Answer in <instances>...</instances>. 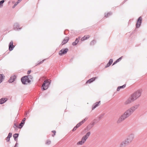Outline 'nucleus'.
Wrapping results in <instances>:
<instances>
[{
  "mask_svg": "<svg viewBox=\"0 0 147 147\" xmlns=\"http://www.w3.org/2000/svg\"><path fill=\"white\" fill-rule=\"evenodd\" d=\"M139 106V105H136L132 107L131 108L126 110L123 114L127 118L130 116L133 112L138 108Z\"/></svg>",
  "mask_w": 147,
  "mask_h": 147,
  "instance_id": "obj_1",
  "label": "nucleus"
},
{
  "mask_svg": "<svg viewBox=\"0 0 147 147\" xmlns=\"http://www.w3.org/2000/svg\"><path fill=\"white\" fill-rule=\"evenodd\" d=\"M134 138V136L130 135L123 142L120 144V147H125L127 145L131 143Z\"/></svg>",
  "mask_w": 147,
  "mask_h": 147,
  "instance_id": "obj_2",
  "label": "nucleus"
},
{
  "mask_svg": "<svg viewBox=\"0 0 147 147\" xmlns=\"http://www.w3.org/2000/svg\"><path fill=\"white\" fill-rule=\"evenodd\" d=\"M90 135V132H88L86 134L83 136L81 140L78 142L77 143L78 145H81L83 144L86 142L87 139Z\"/></svg>",
  "mask_w": 147,
  "mask_h": 147,
  "instance_id": "obj_3",
  "label": "nucleus"
},
{
  "mask_svg": "<svg viewBox=\"0 0 147 147\" xmlns=\"http://www.w3.org/2000/svg\"><path fill=\"white\" fill-rule=\"evenodd\" d=\"M141 92L140 90H138L133 94L131 96L135 100L140 96Z\"/></svg>",
  "mask_w": 147,
  "mask_h": 147,
  "instance_id": "obj_4",
  "label": "nucleus"
},
{
  "mask_svg": "<svg viewBox=\"0 0 147 147\" xmlns=\"http://www.w3.org/2000/svg\"><path fill=\"white\" fill-rule=\"evenodd\" d=\"M50 84V83L48 80H45L42 85V88L43 90H47Z\"/></svg>",
  "mask_w": 147,
  "mask_h": 147,
  "instance_id": "obj_5",
  "label": "nucleus"
},
{
  "mask_svg": "<svg viewBox=\"0 0 147 147\" xmlns=\"http://www.w3.org/2000/svg\"><path fill=\"white\" fill-rule=\"evenodd\" d=\"M21 81L24 84H27L31 82V80L28 79L27 76H25L21 78Z\"/></svg>",
  "mask_w": 147,
  "mask_h": 147,
  "instance_id": "obj_6",
  "label": "nucleus"
},
{
  "mask_svg": "<svg viewBox=\"0 0 147 147\" xmlns=\"http://www.w3.org/2000/svg\"><path fill=\"white\" fill-rule=\"evenodd\" d=\"M134 100L132 96H131L129 98L125 101V105L129 104L133 102Z\"/></svg>",
  "mask_w": 147,
  "mask_h": 147,
  "instance_id": "obj_7",
  "label": "nucleus"
},
{
  "mask_svg": "<svg viewBox=\"0 0 147 147\" xmlns=\"http://www.w3.org/2000/svg\"><path fill=\"white\" fill-rule=\"evenodd\" d=\"M127 118L123 114L118 119L117 121V123H120L125 120Z\"/></svg>",
  "mask_w": 147,
  "mask_h": 147,
  "instance_id": "obj_8",
  "label": "nucleus"
},
{
  "mask_svg": "<svg viewBox=\"0 0 147 147\" xmlns=\"http://www.w3.org/2000/svg\"><path fill=\"white\" fill-rule=\"evenodd\" d=\"M127 118L123 114L118 119L117 121V123H120L125 120Z\"/></svg>",
  "mask_w": 147,
  "mask_h": 147,
  "instance_id": "obj_9",
  "label": "nucleus"
},
{
  "mask_svg": "<svg viewBox=\"0 0 147 147\" xmlns=\"http://www.w3.org/2000/svg\"><path fill=\"white\" fill-rule=\"evenodd\" d=\"M68 51V49L67 48L62 49L59 51V54L60 55H62L66 54Z\"/></svg>",
  "mask_w": 147,
  "mask_h": 147,
  "instance_id": "obj_10",
  "label": "nucleus"
},
{
  "mask_svg": "<svg viewBox=\"0 0 147 147\" xmlns=\"http://www.w3.org/2000/svg\"><path fill=\"white\" fill-rule=\"evenodd\" d=\"M15 46L13 45V42L11 41L10 42L9 45V50L10 51L12 50Z\"/></svg>",
  "mask_w": 147,
  "mask_h": 147,
  "instance_id": "obj_11",
  "label": "nucleus"
},
{
  "mask_svg": "<svg viewBox=\"0 0 147 147\" xmlns=\"http://www.w3.org/2000/svg\"><path fill=\"white\" fill-rule=\"evenodd\" d=\"M142 20V19L141 17H140L138 18L136 24V27L137 28H139L140 26L141 22Z\"/></svg>",
  "mask_w": 147,
  "mask_h": 147,
  "instance_id": "obj_12",
  "label": "nucleus"
},
{
  "mask_svg": "<svg viewBox=\"0 0 147 147\" xmlns=\"http://www.w3.org/2000/svg\"><path fill=\"white\" fill-rule=\"evenodd\" d=\"M96 78H97L96 77L92 78L88 80L86 82V84H87V83L90 84V83L91 82H93L94 81L96 80Z\"/></svg>",
  "mask_w": 147,
  "mask_h": 147,
  "instance_id": "obj_13",
  "label": "nucleus"
},
{
  "mask_svg": "<svg viewBox=\"0 0 147 147\" xmlns=\"http://www.w3.org/2000/svg\"><path fill=\"white\" fill-rule=\"evenodd\" d=\"M100 104V101L98 102H96L95 104L92 106V110L94 109L96 107L98 106Z\"/></svg>",
  "mask_w": 147,
  "mask_h": 147,
  "instance_id": "obj_14",
  "label": "nucleus"
},
{
  "mask_svg": "<svg viewBox=\"0 0 147 147\" xmlns=\"http://www.w3.org/2000/svg\"><path fill=\"white\" fill-rule=\"evenodd\" d=\"M16 78V77L15 76H11L10 79L9 80V83H11L14 81Z\"/></svg>",
  "mask_w": 147,
  "mask_h": 147,
  "instance_id": "obj_15",
  "label": "nucleus"
},
{
  "mask_svg": "<svg viewBox=\"0 0 147 147\" xmlns=\"http://www.w3.org/2000/svg\"><path fill=\"white\" fill-rule=\"evenodd\" d=\"M90 36V35H85L81 38V41H84L88 39Z\"/></svg>",
  "mask_w": 147,
  "mask_h": 147,
  "instance_id": "obj_16",
  "label": "nucleus"
},
{
  "mask_svg": "<svg viewBox=\"0 0 147 147\" xmlns=\"http://www.w3.org/2000/svg\"><path fill=\"white\" fill-rule=\"evenodd\" d=\"M69 40V38L68 37H65L62 42V45H63L66 44V43H67L68 42Z\"/></svg>",
  "mask_w": 147,
  "mask_h": 147,
  "instance_id": "obj_17",
  "label": "nucleus"
},
{
  "mask_svg": "<svg viewBox=\"0 0 147 147\" xmlns=\"http://www.w3.org/2000/svg\"><path fill=\"white\" fill-rule=\"evenodd\" d=\"M7 100V98H2L0 99V104H2L6 101Z\"/></svg>",
  "mask_w": 147,
  "mask_h": 147,
  "instance_id": "obj_18",
  "label": "nucleus"
},
{
  "mask_svg": "<svg viewBox=\"0 0 147 147\" xmlns=\"http://www.w3.org/2000/svg\"><path fill=\"white\" fill-rule=\"evenodd\" d=\"M126 87V84H125L121 86H118L117 89V91H119L121 89H123L125 88Z\"/></svg>",
  "mask_w": 147,
  "mask_h": 147,
  "instance_id": "obj_19",
  "label": "nucleus"
},
{
  "mask_svg": "<svg viewBox=\"0 0 147 147\" xmlns=\"http://www.w3.org/2000/svg\"><path fill=\"white\" fill-rule=\"evenodd\" d=\"M113 62V60L112 59H110L108 63L107 64L106 66H105V68H107Z\"/></svg>",
  "mask_w": 147,
  "mask_h": 147,
  "instance_id": "obj_20",
  "label": "nucleus"
},
{
  "mask_svg": "<svg viewBox=\"0 0 147 147\" xmlns=\"http://www.w3.org/2000/svg\"><path fill=\"white\" fill-rule=\"evenodd\" d=\"M5 76L3 74H0V84L2 82Z\"/></svg>",
  "mask_w": 147,
  "mask_h": 147,
  "instance_id": "obj_21",
  "label": "nucleus"
},
{
  "mask_svg": "<svg viewBox=\"0 0 147 147\" xmlns=\"http://www.w3.org/2000/svg\"><path fill=\"white\" fill-rule=\"evenodd\" d=\"M80 38V37L78 38H76V40L75 41V42H74L72 43V45H76L78 42H79V40Z\"/></svg>",
  "mask_w": 147,
  "mask_h": 147,
  "instance_id": "obj_22",
  "label": "nucleus"
},
{
  "mask_svg": "<svg viewBox=\"0 0 147 147\" xmlns=\"http://www.w3.org/2000/svg\"><path fill=\"white\" fill-rule=\"evenodd\" d=\"M27 77H28V79H29V80H30L31 81V80H32L33 78V77L31 75H29L28 76H27Z\"/></svg>",
  "mask_w": 147,
  "mask_h": 147,
  "instance_id": "obj_23",
  "label": "nucleus"
},
{
  "mask_svg": "<svg viewBox=\"0 0 147 147\" xmlns=\"http://www.w3.org/2000/svg\"><path fill=\"white\" fill-rule=\"evenodd\" d=\"M87 119L85 118L82 121L80 122L79 123V125H82L84 123L85 121Z\"/></svg>",
  "mask_w": 147,
  "mask_h": 147,
  "instance_id": "obj_24",
  "label": "nucleus"
},
{
  "mask_svg": "<svg viewBox=\"0 0 147 147\" xmlns=\"http://www.w3.org/2000/svg\"><path fill=\"white\" fill-rule=\"evenodd\" d=\"M96 41L95 40H92L90 42V45H94L96 43Z\"/></svg>",
  "mask_w": 147,
  "mask_h": 147,
  "instance_id": "obj_25",
  "label": "nucleus"
},
{
  "mask_svg": "<svg viewBox=\"0 0 147 147\" xmlns=\"http://www.w3.org/2000/svg\"><path fill=\"white\" fill-rule=\"evenodd\" d=\"M4 2V0L1 1L0 2V7H2L3 6V3Z\"/></svg>",
  "mask_w": 147,
  "mask_h": 147,
  "instance_id": "obj_26",
  "label": "nucleus"
},
{
  "mask_svg": "<svg viewBox=\"0 0 147 147\" xmlns=\"http://www.w3.org/2000/svg\"><path fill=\"white\" fill-rule=\"evenodd\" d=\"M18 134H16L13 135V137L15 139H16L18 137Z\"/></svg>",
  "mask_w": 147,
  "mask_h": 147,
  "instance_id": "obj_27",
  "label": "nucleus"
},
{
  "mask_svg": "<svg viewBox=\"0 0 147 147\" xmlns=\"http://www.w3.org/2000/svg\"><path fill=\"white\" fill-rule=\"evenodd\" d=\"M23 126V125H22V124L21 123H20L18 126V128L20 129L21 128L22 126Z\"/></svg>",
  "mask_w": 147,
  "mask_h": 147,
  "instance_id": "obj_28",
  "label": "nucleus"
},
{
  "mask_svg": "<svg viewBox=\"0 0 147 147\" xmlns=\"http://www.w3.org/2000/svg\"><path fill=\"white\" fill-rule=\"evenodd\" d=\"M18 127V125H16V123H14L13 125V127L15 129H17Z\"/></svg>",
  "mask_w": 147,
  "mask_h": 147,
  "instance_id": "obj_29",
  "label": "nucleus"
},
{
  "mask_svg": "<svg viewBox=\"0 0 147 147\" xmlns=\"http://www.w3.org/2000/svg\"><path fill=\"white\" fill-rule=\"evenodd\" d=\"M21 1L22 0H18L17 2L15 4L14 6H16V5H17L19 3V2Z\"/></svg>",
  "mask_w": 147,
  "mask_h": 147,
  "instance_id": "obj_30",
  "label": "nucleus"
},
{
  "mask_svg": "<svg viewBox=\"0 0 147 147\" xmlns=\"http://www.w3.org/2000/svg\"><path fill=\"white\" fill-rule=\"evenodd\" d=\"M45 60V59H44V60H43L42 61L39 62V63H38V64L37 65H39L40 64L42 63Z\"/></svg>",
  "mask_w": 147,
  "mask_h": 147,
  "instance_id": "obj_31",
  "label": "nucleus"
},
{
  "mask_svg": "<svg viewBox=\"0 0 147 147\" xmlns=\"http://www.w3.org/2000/svg\"><path fill=\"white\" fill-rule=\"evenodd\" d=\"M51 143V141H47L46 142V144H47L49 145Z\"/></svg>",
  "mask_w": 147,
  "mask_h": 147,
  "instance_id": "obj_32",
  "label": "nucleus"
},
{
  "mask_svg": "<svg viewBox=\"0 0 147 147\" xmlns=\"http://www.w3.org/2000/svg\"><path fill=\"white\" fill-rule=\"evenodd\" d=\"M12 134L11 133H9L8 135V137L9 138H10L12 136Z\"/></svg>",
  "mask_w": 147,
  "mask_h": 147,
  "instance_id": "obj_33",
  "label": "nucleus"
},
{
  "mask_svg": "<svg viewBox=\"0 0 147 147\" xmlns=\"http://www.w3.org/2000/svg\"><path fill=\"white\" fill-rule=\"evenodd\" d=\"M52 132L53 133V136H54L55 135L56 132L55 131H52Z\"/></svg>",
  "mask_w": 147,
  "mask_h": 147,
  "instance_id": "obj_34",
  "label": "nucleus"
},
{
  "mask_svg": "<svg viewBox=\"0 0 147 147\" xmlns=\"http://www.w3.org/2000/svg\"><path fill=\"white\" fill-rule=\"evenodd\" d=\"M10 138H9L7 136V137L6 138V140L7 142L9 141V140H10Z\"/></svg>",
  "mask_w": 147,
  "mask_h": 147,
  "instance_id": "obj_35",
  "label": "nucleus"
},
{
  "mask_svg": "<svg viewBox=\"0 0 147 147\" xmlns=\"http://www.w3.org/2000/svg\"><path fill=\"white\" fill-rule=\"evenodd\" d=\"M119 62V60H117L113 64V65L115 64L116 63Z\"/></svg>",
  "mask_w": 147,
  "mask_h": 147,
  "instance_id": "obj_36",
  "label": "nucleus"
},
{
  "mask_svg": "<svg viewBox=\"0 0 147 147\" xmlns=\"http://www.w3.org/2000/svg\"><path fill=\"white\" fill-rule=\"evenodd\" d=\"M77 129V128L76 127H75L73 129L72 131H74L76 130V129Z\"/></svg>",
  "mask_w": 147,
  "mask_h": 147,
  "instance_id": "obj_37",
  "label": "nucleus"
},
{
  "mask_svg": "<svg viewBox=\"0 0 147 147\" xmlns=\"http://www.w3.org/2000/svg\"><path fill=\"white\" fill-rule=\"evenodd\" d=\"M31 72V70H29L27 72V74H29Z\"/></svg>",
  "mask_w": 147,
  "mask_h": 147,
  "instance_id": "obj_38",
  "label": "nucleus"
},
{
  "mask_svg": "<svg viewBox=\"0 0 147 147\" xmlns=\"http://www.w3.org/2000/svg\"><path fill=\"white\" fill-rule=\"evenodd\" d=\"M80 125H79V124H77V125H76V127L78 128V127H80Z\"/></svg>",
  "mask_w": 147,
  "mask_h": 147,
  "instance_id": "obj_39",
  "label": "nucleus"
},
{
  "mask_svg": "<svg viewBox=\"0 0 147 147\" xmlns=\"http://www.w3.org/2000/svg\"><path fill=\"white\" fill-rule=\"evenodd\" d=\"M21 123L22 124V125H23L24 124V120H22Z\"/></svg>",
  "mask_w": 147,
  "mask_h": 147,
  "instance_id": "obj_40",
  "label": "nucleus"
},
{
  "mask_svg": "<svg viewBox=\"0 0 147 147\" xmlns=\"http://www.w3.org/2000/svg\"><path fill=\"white\" fill-rule=\"evenodd\" d=\"M122 57H120V58H119L118 59H117V60H119V61L121 60Z\"/></svg>",
  "mask_w": 147,
  "mask_h": 147,
  "instance_id": "obj_41",
  "label": "nucleus"
},
{
  "mask_svg": "<svg viewBox=\"0 0 147 147\" xmlns=\"http://www.w3.org/2000/svg\"><path fill=\"white\" fill-rule=\"evenodd\" d=\"M25 120H26V118H24L22 120H24V121H25Z\"/></svg>",
  "mask_w": 147,
  "mask_h": 147,
  "instance_id": "obj_42",
  "label": "nucleus"
},
{
  "mask_svg": "<svg viewBox=\"0 0 147 147\" xmlns=\"http://www.w3.org/2000/svg\"><path fill=\"white\" fill-rule=\"evenodd\" d=\"M111 13H108L107 14V15H111Z\"/></svg>",
  "mask_w": 147,
  "mask_h": 147,
  "instance_id": "obj_43",
  "label": "nucleus"
}]
</instances>
